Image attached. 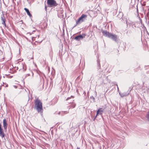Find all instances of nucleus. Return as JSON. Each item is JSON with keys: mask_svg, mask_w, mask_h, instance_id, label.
Segmentation results:
<instances>
[{"mask_svg": "<svg viewBox=\"0 0 149 149\" xmlns=\"http://www.w3.org/2000/svg\"><path fill=\"white\" fill-rule=\"evenodd\" d=\"M146 118H147L148 120L149 121V111L148 112L146 115Z\"/></svg>", "mask_w": 149, "mask_h": 149, "instance_id": "f3484780", "label": "nucleus"}, {"mask_svg": "<svg viewBox=\"0 0 149 149\" xmlns=\"http://www.w3.org/2000/svg\"><path fill=\"white\" fill-rule=\"evenodd\" d=\"M3 126L4 130H6L8 126V124L7 121L5 119H4L3 120Z\"/></svg>", "mask_w": 149, "mask_h": 149, "instance_id": "1a4fd4ad", "label": "nucleus"}, {"mask_svg": "<svg viewBox=\"0 0 149 149\" xmlns=\"http://www.w3.org/2000/svg\"><path fill=\"white\" fill-rule=\"evenodd\" d=\"M13 76H9L7 74H6L3 76V77L4 78L6 77L9 78H11Z\"/></svg>", "mask_w": 149, "mask_h": 149, "instance_id": "2eb2a0df", "label": "nucleus"}, {"mask_svg": "<svg viewBox=\"0 0 149 149\" xmlns=\"http://www.w3.org/2000/svg\"><path fill=\"white\" fill-rule=\"evenodd\" d=\"M5 136V134L4 133L3 130L1 127V124L0 123V136L2 138H4Z\"/></svg>", "mask_w": 149, "mask_h": 149, "instance_id": "6e6552de", "label": "nucleus"}, {"mask_svg": "<svg viewBox=\"0 0 149 149\" xmlns=\"http://www.w3.org/2000/svg\"><path fill=\"white\" fill-rule=\"evenodd\" d=\"M35 107L38 112H41L42 109V104L40 100L37 99L34 102Z\"/></svg>", "mask_w": 149, "mask_h": 149, "instance_id": "f03ea898", "label": "nucleus"}, {"mask_svg": "<svg viewBox=\"0 0 149 149\" xmlns=\"http://www.w3.org/2000/svg\"><path fill=\"white\" fill-rule=\"evenodd\" d=\"M76 105L75 104L73 103L71 104L70 106L71 108H74L75 107Z\"/></svg>", "mask_w": 149, "mask_h": 149, "instance_id": "dca6fc26", "label": "nucleus"}, {"mask_svg": "<svg viewBox=\"0 0 149 149\" xmlns=\"http://www.w3.org/2000/svg\"><path fill=\"white\" fill-rule=\"evenodd\" d=\"M13 87L15 88H17V86H15V85L13 86Z\"/></svg>", "mask_w": 149, "mask_h": 149, "instance_id": "412c9836", "label": "nucleus"}, {"mask_svg": "<svg viewBox=\"0 0 149 149\" xmlns=\"http://www.w3.org/2000/svg\"><path fill=\"white\" fill-rule=\"evenodd\" d=\"M47 3L49 7L56 6L58 4L54 0H47Z\"/></svg>", "mask_w": 149, "mask_h": 149, "instance_id": "20e7f679", "label": "nucleus"}, {"mask_svg": "<svg viewBox=\"0 0 149 149\" xmlns=\"http://www.w3.org/2000/svg\"><path fill=\"white\" fill-rule=\"evenodd\" d=\"M104 109L102 108H99L97 111V114L96 116L94 119V120L95 119L96 117L99 115H101L104 112Z\"/></svg>", "mask_w": 149, "mask_h": 149, "instance_id": "39448f33", "label": "nucleus"}, {"mask_svg": "<svg viewBox=\"0 0 149 149\" xmlns=\"http://www.w3.org/2000/svg\"><path fill=\"white\" fill-rule=\"evenodd\" d=\"M68 113L69 111H62L61 112H59L58 113L59 115H60V114L61 116H63L65 114Z\"/></svg>", "mask_w": 149, "mask_h": 149, "instance_id": "f8f14e48", "label": "nucleus"}, {"mask_svg": "<svg viewBox=\"0 0 149 149\" xmlns=\"http://www.w3.org/2000/svg\"><path fill=\"white\" fill-rule=\"evenodd\" d=\"M47 6L45 5V9L46 11H47Z\"/></svg>", "mask_w": 149, "mask_h": 149, "instance_id": "6ab92c4d", "label": "nucleus"}, {"mask_svg": "<svg viewBox=\"0 0 149 149\" xmlns=\"http://www.w3.org/2000/svg\"><path fill=\"white\" fill-rule=\"evenodd\" d=\"M31 74H32V76L33 75V72L31 71L30 70V73H28V74H27L26 75L25 77H27L29 76H30Z\"/></svg>", "mask_w": 149, "mask_h": 149, "instance_id": "4468645a", "label": "nucleus"}, {"mask_svg": "<svg viewBox=\"0 0 149 149\" xmlns=\"http://www.w3.org/2000/svg\"><path fill=\"white\" fill-rule=\"evenodd\" d=\"M117 86H118V85H117ZM117 88H118V86H117Z\"/></svg>", "mask_w": 149, "mask_h": 149, "instance_id": "5701e85b", "label": "nucleus"}, {"mask_svg": "<svg viewBox=\"0 0 149 149\" xmlns=\"http://www.w3.org/2000/svg\"><path fill=\"white\" fill-rule=\"evenodd\" d=\"M29 99H28V100H29Z\"/></svg>", "mask_w": 149, "mask_h": 149, "instance_id": "b1692460", "label": "nucleus"}, {"mask_svg": "<svg viewBox=\"0 0 149 149\" xmlns=\"http://www.w3.org/2000/svg\"><path fill=\"white\" fill-rule=\"evenodd\" d=\"M85 36L86 35L84 34H83L82 35H80L75 37L74 38V39L77 41H79L84 38Z\"/></svg>", "mask_w": 149, "mask_h": 149, "instance_id": "423d86ee", "label": "nucleus"}, {"mask_svg": "<svg viewBox=\"0 0 149 149\" xmlns=\"http://www.w3.org/2000/svg\"><path fill=\"white\" fill-rule=\"evenodd\" d=\"M24 10L26 11V12L27 14L30 16V17H31V14L29 10L26 8H24Z\"/></svg>", "mask_w": 149, "mask_h": 149, "instance_id": "ddd939ff", "label": "nucleus"}, {"mask_svg": "<svg viewBox=\"0 0 149 149\" xmlns=\"http://www.w3.org/2000/svg\"><path fill=\"white\" fill-rule=\"evenodd\" d=\"M72 103L71 102H69V103Z\"/></svg>", "mask_w": 149, "mask_h": 149, "instance_id": "a878e982", "label": "nucleus"}, {"mask_svg": "<svg viewBox=\"0 0 149 149\" xmlns=\"http://www.w3.org/2000/svg\"><path fill=\"white\" fill-rule=\"evenodd\" d=\"M102 33L103 35L105 36L111 38L115 41H117V38L116 35L109 33V32H107L106 31H104L102 32Z\"/></svg>", "mask_w": 149, "mask_h": 149, "instance_id": "f257e3e1", "label": "nucleus"}, {"mask_svg": "<svg viewBox=\"0 0 149 149\" xmlns=\"http://www.w3.org/2000/svg\"><path fill=\"white\" fill-rule=\"evenodd\" d=\"M1 19L2 21V24L5 27L6 26V19H5L4 15L3 14H2L1 16Z\"/></svg>", "mask_w": 149, "mask_h": 149, "instance_id": "9d476101", "label": "nucleus"}, {"mask_svg": "<svg viewBox=\"0 0 149 149\" xmlns=\"http://www.w3.org/2000/svg\"><path fill=\"white\" fill-rule=\"evenodd\" d=\"M77 149H80L79 148L77 147Z\"/></svg>", "mask_w": 149, "mask_h": 149, "instance_id": "4be33fe9", "label": "nucleus"}, {"mask_svg": "<svg viewBox=\"0 0 149 149\" xmlns=\"http://www.w3.org/2000/svg\"><path fill=\"white\" fill-rule=\"evenodd\" d=\"M87 17V15L85 14H82L81 16L76 21V25L79 24L84 21L86 18Z\"/></svg>", "mask_w": 149, "mask_h": 149, "instance_id": "7ed1b4c3", "label": "nucleus"}, {"mask_svg": "<svg viewBox=\"0 0 149 149\" xmlns=\"http://www.w3.org/2000/svg\"><path fill=\"white\" fill-rule=\"evenodd\" d=\"M3 84H5V85H6L5 86H6V87H8V84H7L6 83V84H4V83H3Z\"/></svg>", "mask_w": 149, "mask_h": 149, "instance_id": "aec40b11", "label": "nucleus"}, {"mask_svg": "<svg viewBox=\"0 0 149 149\" xmlns=\"http://www.w3.org/2000/svg\"><path fill=\"white\" fill-rule=\"evenodd\" d=\"M19 70L22 71H25L26 68V65L22 63L19 65Z\"/></svg>", "mask_w": 149, "mask_h": 149, "instance_id": "0eeeda50", "label": "nucleus"}, {"mask_svg": "<svg viewBox=\"0 0 149 149\" xmlns=\"http://www.w3.org/2000/svg\"><path fill=\"white\" fill-rule=\"evenodd\" d=\"M73 97L72 96H71V97H68L67 98V99H66V100H69V99H70L71 98V97Z\"/></svg>", "mask_w": 149, "mask_h": 149, "instance_id": "a211bd4d", "label": "nucleus"}, {"mask_svg": "<svg viewBox=\"0 0 149 149\" xmlns=\"http://www.w3.org/2000/svg\"><path fill=\"white\" fill-rule=\"evenodd\" d=\"M119 94L121 97H123L129 94V93L124 92L122 93L119 92Z\"/></svg>", "mask_w": 149, "mask_h": 149, "instance_id": "9b49d317", "label": "nucleus"}, {"mask_svg": "<svg viewBox=\"0 0 149 149\" xmlns=\"http://www.w3.org/2000/svg\"><path fill=\"white\" fill-rule=\"evenodd\" d=\"M73 101H74V100H73L72 101V102Z\"/></svg>", "mask_w": 149, "mask_h": 149, "instance_id": "393cba45", "label": "nucleus"}]
</instances>
